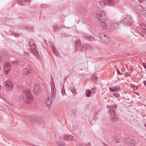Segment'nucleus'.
Listing matches in <instances>:
<instances>
[{
  "label": "nucleus",
  "instance_id": "f257e3e1",
  "mask_svg": "<svg viewBox=\"0 0 146 146\" xmlns=\"http://www.w3.org/2000/svg\"><path fill=\"white\" fill-rule=\"evenodd\" d=\"M96 16L98 18L99 25L100 28L104 29H111L115 30L118 28L119 25L117 23L110 22L106 17V12L104 11H101L99 13L95 12L94 13Z\"/></svg>",
  "mask_w": 146,
  "mask_h": 146
},
{
  "label": "nucleus",
  "instance_id": "f03ea898",
  "mask_svg": "<svg viewBox=\"0 0 146 146\" xmlns=\"http://www.w3.org/2000/svg\"><path fill=\"white\" fill-rule=\"evenodd\" d=\"M19 99L21 101L24 100L25 103L29 104L32 102L33 97L30 91L27 90L23 92L22 95L19 96Z\"/></svg>",
  "mask_w": 146,
  "mask_h": 146
},
{
  "label": "nucleus",
  "instance_id": "7ed1b4c3",
  "mask_svg": "<svg viewBox=\"0 0 146 146\" xmlns=\"http://www.w3.org/2000/svg\"><path fill=\"white\" fill-rule=\"evenodd\" d=\"M107 108L109 109V113L110 115V119L113 122H117L118 121L119 118L118 116L116 115L115 110L117 108V105L107 106Z\"/></svg>",
  "mask_w": 146,
  "mask_h": 146
},
{
  "label": "nucleus",
  "instance_id": "20e7f679",
  "mask_svg": "<svg viewBox=\"0 0 146 146\" xmlns=\"http://www.w3.org/2000/svg\"><path fill=\"white\" fill-rule=\"evenodd\" d=\"M81 42L80 40L76 41L75 45V49L76 51H81L83 50L84 48L87 49H91L92 46L90 44L85 43L81 46Z\"/></svg>",
  "mask_w": 146,
  "mask_h": 146
},
{
  "label": "nucleus",
  "instance_id": "39448f33",
  "mask_svg": "<svg viewBox=\"0 0 146 146\" xmlns=\"http://www.w3.org/2000/svg\"><path fill=\"white\" fill-rule=\"evenodd\" d=\"M120 22L124 25H131L133 21L130 15L125 14L122 16Z\"/></svg>",
  "mask_w": 146,
  "mask_h": 146
},
{
  "label": "nucleus",
  "instance_id": "423d86ee",
  "mask_svg": "<svg viewBox=\"0 0 146 146\" xmlns=\"http://www.w3.org/2000/svg\"><path fill=\"white\" fill-rule=\"evenodd\" d=\"M100 3L102 7H104L107 4L109 6H113L115 4V2L113 0H103L100 1Z\"/></svg>",
  "mask_w": 146,
  "mask_h": 146
},
{
  "label": "nucleus",
  "instance_id": "0eeeda50",
  "mask_svg": "<svg viewBox=\"0 0 146 146\" xmlns=\"http://www.w3.org/2000/svg\"><path fill=\"white\" fill-rule=\"evenodd\" d=\"M123 140V141L129 146H135L136 145V143L135 141L129 137L124 138Z\"/></svg>",
  "mask_w": 146,
  "mask_h": 146
},
{
  "label": "nucleus",
  "instance_id": "6e6552de",
  "mask_svg": "<svg viewBox=\"0 0 146 146\" xmlns=\"http://www.w3.org/2000/svg\"><path fill=\"white\" fill-rule=\"evenodd\" d=\"M6 89L7 90H11L13 88V82L9 80L6 81L5 82Z\"/></svg>",
  "mask_w": 146,
  "mask_h": 146
},
{
  "label": "nucleus",
  "instance_id": "1a4fd4ad",
  "mask_svg": "<svg viewBox=\"0 0 146 146\" xmlns=\"http://www.w3.org/2000/svg\"><path fill=\"white\" fill-rule=\"evenodd\" d=\"M34 94L37 95L40 94L41 92V88L40 86H38L37 84H35L34 86Z\"/></svg>",
  "mask_w": 146,
  "mask_h": 146
},
{
  "label": "nucleus",
  "instance_id": "9d476101",
  "mask_svg": "<svg viewBox=\"0 0 146 146\" xmlns=\"http://www.w3.org/2000/svg\"><path fill=\"white\" fill-rule=\"evenodd\" d=\"M51 93L52 94V98L53 99L55 98L56 94V89L54 83L53 85H51Z\"/></svg>",
  "mask_w": 146,
  "mask_h": 146
},
{
  "label": "nucleus",
  "instance_id": "9b49d317",
  "mask_svg": "<svg viewBox=\"0 0 146 146\" xmlns=\"http://www.w3.org/2000/svg\"><path fill=\"white\" fill-rule=\"evenodd\" d=\"M30 48L32 50V52L35 55L38 56V53L36 49V45L35 44H31L30 45Z\"/></svg>",
  "mask_w": 146,
  "mask_h": 146
},
{
  "label": "nucleus",
  "instance_id": "f8f14e48",
  "mask_svg": "<svg viewBox=\"0 0 146 146\" xmlns=\"http://www.w3.org/2000/svg\"><path fill=\"white\" fill-rule=\"evenodd\" d=\"M101 40L105 43H108L110 41V38L106 35L102 36V37L101 38Z\"/></svg>",
  "mask_w": 146,
  "mask_h": 146
},
{
  "label": "nucleus",
  "instance_id": "ddd939ff",
  "mask_svg": "<svg viewBox=\"0 0 146 146\" xmlns=\"http://www.w3.org/2000/svg\"><path fill=\"white\" fill-rule=\"evenodd\" d=\"M120 86L119 85H116L113 88H110L109 90L110 92H114L118 91L120 88Z\"/></svg>",
  "mask_w": 146,
  "mask_h": 146
},
{
  "label": "nucleus",
  "instance_id": "4468645a",
  "mask_svg": "<svg viewBox=\"0 0 146 146\" xmlns=\"http://www.w3.org/2000/svg\"><path fill=\"white\" fill-rule=\"evenodd\" d=\"M64 140H66V139L68 140H72L73 141H74L75 140V139L72 135H69L68 134H65L64 135Z\"/></svg>",
  "mask_w": 146,
  "mask_h": 146
},
{
  "label": "nucleus",
  "instance_id": "2eb2a0df",
  "mask_svg": "<svg viewBox=\"0 0 146 146\" xmlns=\"http://www.w3.org/2000/svg\"><path fill=\"white\" fill-rule=\"evenodd\" d=\"M19 4L21 5H29L30 4V2L28 0H19Z\"/></svg>",
  "mask_w": 146,
  "mask_h": 146
},
{
  "label": "nucleus",
  "instance_id": "dca6fc26",
  "mask_svg": "<svg viewBox=\"0 0 146 146\" xmlns=\"http://www.w3.org/2000/svg\"><path fill=\"white\" fill-rule=\"evenodd\" d=\"M83 37L86 40H88L90 42H92L94 39V38L88 35H85L83 36Z\"/></svg>",
  "mask_w": 146,
  "mask_h": 146
},
{
  "label": "nucleus",
  "instance_id": "f3484780",
  "mask_svg": "<svg viewBox=\"0 0 146 146\" xmlns=\"http://www.w3.org/2000/svg\"><path fill=\"white\" fill-rule=\"evenodd\" d=\"M39 117L35 116H33L30 118V120L34 123H37Z\"/></svg>",
  "mask_w": 146,
  "mask_h": 146
},
{
  "label": "nucleus",
  "instance_id": "a211bd4d",
  "mask_svg": "<svg viewBox=\"0 0 146 146\" xmlns=\"http://www.w3.org/2000/svg\"><path fill=\"white\" fill-rule=\"evenodd\" d=\"M52 103V98L50 97L48 98L47 100H46L45 104L46 106H49L51 105Z\"/></svg>",
  "mask_w": 146,
  "mask_h": 146
},
{
  "label": "nucleus",
  "instance_id": "6ab92c4d",
  "mask_svg": "<svg viewBox=\"0 0 146 146\" xmlns=\"http://www.w3.org/2000/svg\"><path fill=\"white\" fill-rule=\"evenodd\" d=\"M23 72L24 74H27L31 73V71L30 70L29 68L27 67L23 69Z\"/></svg>",
  "mask_w": 146,
  "mask_h": 146
},
{
  "label": "nucleus",
  "instance_id": "aec40b11",
  "mask_svg": "<svg viewBox=\"0 0 146 146\" xmlns=\"http://www.w3.org/2000/svg\"><path fill=\"white\" fill-rule=\"evenodd\" d=\"M92 93V91L91 90L87 89L86 90V96L87 97H89L90 96Z\"/></svg>",
  "mask_w": 146,
  "mask_h": 146
},
{
  "label": "nucleus",
  "instance_id": "412c9836",
  "mask_svg": "<svg viewBox=\"0 0 146 146\" xmlns=\"http://www.w3.org/2000/svg\"><path fill=\"white\" fill-rule=\"evenodd\" d=\"M91 79L93 82H95L97 79V77L95 74L92 75L91 77Z\"/></svg>",
  "mask_w": 146,
  "mask_h": 146
},
{
  "label": "nucleus",
  "instance_id": "4be33fe9",
  "mask_svg": "<svg viewBox=\"0 0 146 146\" xmlns=\"http://www.w3.org/2000/svg\"><path fill=\"white\" fill-rule=\"evenodd\" d=\"M53 29L55 31H59L60 30V27L57 25H54L53 27Z\"/></svg>",
  "mask_w": 146,
  "mask_h": 146
},
{
  "label": "nucleus",
  "instance_id": "5701e85b",
  "mask_svg": "<svg viewBox=\"0 0 146 146\" xmlns=\"http://www.w3.org/2000/svg\"><path fill=\"white\" fill-rule=\"evenodd\" d=\"M10 68H8L7 67H4V71L5 74H7L10 70Z\"/></svg>",
  "mask_w": 146,
  "mask_h": 146
},
{
  "label": "nucleus",
  "instance_id": "b1692460",
  "mask_svg": "<svg viewBox=\"0 0 146 146\" xmlns=\"http://www.w3.org/2000/svg\"><path fill=\"white\" fill-rule=\"evenodd\" d=\"M43 123L44 121L41 118L39 117L37 124L43 125Z\"/></svg>",
  "mask_w": 146,
  "mask_h": 146
},
{
  "label": "nucleus",
  "instance_id": "393cba45",
  "mask_svg": "<svg viewBox=\"0 0 146 146\" xmlns=\"http://www.w3.org/2000/svg\"><path fill=\"white\" fill-rule=\"evenodd\" d=\"M61 93L62 95L64 96L66 95L64 86H63L61 89Z\"/></svg>",
  "mask_w": 146,
  "mask_h": 146
},
{
  "label": "nucleus",
  "instance_id": "a878e982",
  "mask_svg": "<svg viewBox=\"0 0 146 146\" xmlns=\"http://www.w3.org/2000/svg\"><path fill=\"white\" fill-rule=\"evenodd\" d=\"M26 29L30 31H33L34 28L32 26H28L27 27Z\"/></svg>",
  "mask_w": 146,
  "mask_h": 146
},
{
  "label": "nucleus",
  "instance_id": "bb28decb",
  "mask_svg": "<svg viewBox=\"0 0 146 146\" xmlns=\"http://www.w3.org/2000/svg\"><path fill=\"white\" fill-rule=\"evenodd\" d=\"M58 146H65L64 144L62 142L58 141L56 143Z\"/></svg>",
  "mask_w": 146,
  "mask_h": 146
},
{
  "label": "nucleus",
  "instance_id": "cd10ccee",
  "mask_svg": "<svg viewBox=\"0 0 146 146\" xmlns=\"http://www.w3.org/2000/svg\"><path fill=\"white\" fill-rule=\"evenodd\" d=\"M87 10L86 8H84L82 10V13L83 15L85 16L87 14Z\"/></svg>",
  "mask_w": 146,
  "mask_h": 146
},
{
  "label": "nucleus",
  "instance_id": "c85d7f7f",
  "mask_svg": "<svg viewBox=\"0 0 146 146\" xmlns=\"http://www.w3.org/2000/svg\"><path fill=\"white\" fill-rule=\"evenodd\" d=\"M23 54L24 55H26V57L29 58H31L30 57V55L28 52H25L23 53Z\"/></svg>",
  "mask_w": 146,
  "mask_h": 146
},
{
  "label": "nucleus",
  "instance_id": "c756f323",
  "mask_svg": "<svg viewBox=\"0 0 146 146\" xmlns=\"http://www.w3.org/2000/svg\"><path fill=\"white\" fill-rule=\"evenodd\" d=\"M11 64L9 63L6 62L4 64V67H7L8 68H10Z\"/></svg>",
  "mask_w": 146,
  "mask_h": 146
},
{
  "label": "nucleus",
  "instance_id": "7c9ffc66",
  "mask_svg": "<svg viewBox=\"0 0 146 146\" xmlns=\"http://www.w3.org/2000/svg\"><path fill=\"white\" fill-rule=\"evenodd\" d=\"M54 54L56 56H58L59 55V54L58 52L57 51V50H56L54 52H53Z\"/></svg>",
  "mask_w": 146,
  "mask_h": 146
},
{
  "label": "nucleus",
  "instance_id": "2f4dec72",
  "mask_svg": "<svg viewBox=\"0 0 146 146\" xmlns=\"http://www.w3.org/2000/svg\"><path fill=\"white\" fill-rule=\"evenodd\" d=\"M54 54L56 56H58L59 55V54L58 52L57 51V50H56L54 52H53Z\"/></svg>",
  "mask_w": 146,
  "mask_h": 146
},
{
  "label": "nucleus",
  "instance_id": "473e14b6",
  "mask_svg": "<svg viewBox=\"0 0 146 146\" xmlns=\"http://www.w3.org/2000/svg\"><path fill=\"white\" fill-rule=\"evenodd\" d=\"M54 54L56 56H58L59 55V54L58 52L57 51V50H56L54 52H53Z\"/></svg>",
  "mask_w": 146,
  "mask_h": 146
},
{
  "label": "nucleus",
  "instance_id": "72a5a7b5",
  "mask_svg": "<svg viewBox=\"0 0 146 146\" xmlns=\"http://www.w3.org/2000/svg\"><path fill=\"white\" fill-rule=\"evenodd\" d=\"M18 64L19 65L22 66L24 65V63L23 61L21 60L18 62Z\"/></svg>",
  "mask_w": 146,
  "mask_h": 146
},
{
  "label": "nucleus",
  "instance_id": "f704fd0d",
  "mask_svg": "<svg viewBox=\"0 0 146 146\" xmlns=\"http://www.w3.org/2000/svg\"><path fill=\"white\" fill-rule=\"evenodd\" d=\"M92 91L93 94H95L96 92V88H93L92 89Z\"/></svg>",
  "mask_w": 146,
  "mask_h": 146
},
{
  "label": "nucleus",
  "instance_id": "c9c22d12",
  "mask_svg": "<svg viewBox=\"0 0 146 146\" xmlns=\"http://www.w3.org/2000/svg\"><path fill=\"white\" fill-rule=\"evenodd\" d=\"M29 43L30 45L34 44L35 42L33 40L31 39L29 41Z\"/></svg>",
  "mask_w": 146,
  "mask_h": 146
},
{
  "label": "nucleus",
  "instance_id": "e433bc0d",
  "mask_svg": "<svg viewBox=\"0 0 146 146\" xmlns=\"http://www.w3.org/2000/svg\"><path fill=\"white\" fill-rule=\"evenodd\" d=\"M114 139L116 143L119 142L118 141L119 140L118 139V137L117 136H115L114 137Z\"/></svg>",
  "mask_w": 146,
  "mask_h": 146
},
{
  "label": "nucleus",
  "instance_id": "4c0bfd02",
  "mask_svg": "<svg viewBox=\"0 0 146 146\" xmlns=\"http://www.w3.org/2000/svg\"><path fill=\"white\" fill-rule=\"evenodd\" d=\"M130 75V72H126L124 74V76L125 77H127L129 76Z\"/></svg>",
  "mask_w": 146,
  "mask_h": 146
},
{
  "label": "nucleus",
  "instance_id": "58836bf2",
  "mask_svg": "<svg viewBox=\"0 0 146 146\" xmlns=\"http://www.w3.org/2000/svg\"><path fill=\"white\" fill-rule=\"evenodd\" d=\"M12 64L14 66L16 65L17 64V62L16 61H15L12 62Z\"/></svg>",
  "mask_w": 146,
  "mask_h": 146
},
{
  "label": "nucleus",
  "instance_id": "ea45409f",
  "mask_svg": "<svg viewBox=\"0 0 146 146\" xmlns=\"http://www.w3.org/2000/svg\"><path fill=\"white\" fill-rule=\"evenodd\" d=\"M72 92V94L74 95H76L77 94V92L76 91L75 89H74V90H73L71 91Z\"/></svg>",
  "mask_w": 146,
  "mask_h": 146
},
{
  "label": "nucleus",
  "instance_id": "a19ab883",
  "mask_svg": "<svg viewBox=\"0 0 146 146\" xmlns=\"http://www.w3.org/2000/svg\"><path fill=\"white\" fill-rule=\"evenodd\" d=\"M142 32L146 34V28H143L141 31Z\"/></svg>",
  "mask_w": 146,
  "mask_h": 146
},
{
  "label": "nucleus",
  "instance_id": "79ce46f5",
  "mask_svg": "<svg viewBox=\"0 0 146 146\" xmlns=\"http://www.w3.org/2000/svg\"><path fill=\"white\" fill-rule=\"evenodd\" d=\"M113 95L116 97H117L119 96V94L117 92H115L113 94Z\"/></svg>",
  "mask_w": 146,
  "mask_h": 146
},
{
  "label": "nucleus",
  "instance_id": "37998d69",
  "mask_svg": "<svg viewBox=\"0 0 146 146\" xmlns=\"http://www.w3.org/2000/svg\"><path fill=\"white\" fill-rule=\"evenodd\" d=\"M116 70L118 74H119L120 75H121L122 74L121 73L120 71L119 70H118L117 69H116Z\"/></svg>",
  "mask_w": 146,
  "mask_h": 146
},
{
  "label": "nucleus",
  "instance_id": "c03bdc74",
  "mask_svg": "<svg viewBox=\"0 0 146 146\" xmlns=\"http://www.w3.org/2000/svg\"><path fill=\"white\" fill-rule=\"evenodd\" d=\"M1 52L3 55H4L7 54V52L6 51H1Z\"/></svg>",
  "mask_w": 146,
  "mask_h": 146
},
{
  "label": "nucleus",
  "instance_id": "a18cd8bd",
  "mask_svg": "<svg viewBox=\"0 0 146 146\" xmlns=\"http://www.w3.org/2000/svg\"><path fill=\"white\" fill-rule=\"evenodd\" d=\"M2 52L1 51L0 52V61H2L3 60L2 59V58L1 57L2 56Z\"/></svg>",
  "mask_w": 146,
  "mask_h": 146
},
{
  "label": "nucleus",
  "instance_id": "49530a36",
  "mask_svg": "<svg viewBox=\"0 0 146 146\" xmlns=\"http://www.w3.org/2000/svg\"><path fill=\"white\" fill-rule=\"evenodd\" d=\"M52 50L53 52H54L56 50V49L54 48V47H52Z\"/></svg>",
  "mask_w": 146,
  "mask_h": 146
},
{
  "label": "nucleus",
  "instance_id": "de8ad7c7",
  "mask_svg": "<svg viewBox=\"0 0 146 146\" xmlns=\"http://www.w3.org/2000/svg\"><path fill=\"white\" fill-rule=\"evenodd\" d=\"M75 89V88L73 87H70V89L71 91H72L73 90H74Z\"/></svg>",
  "mask_w": 146,
  "mask_h": 146
},
{
  "label": "nucleus",
  "instance_id": "09e8293b",
  "mask_svg": "<svg viewBox=\"0 0 146 146\" xmlns=\"http://www.w3.org/2000/svg\"><path fill=\"white\" fill-rule=\"evenodd\" d=\"M133 89L134 90H136L138 89V88L137 86H135L133 88Z\"/></svg>",
  "mask_w": 146,
  "mask_h": 146
},
{
  "label": "nucleus",
  "instance_id": "8fccbe9b",
  "mask_svg": "<svg viewBox=\"0 0 146 146\" xmlns=\"http://www.w3.org/2000/svg\"><path fill=\"white\" fill-rule=\"evenodd\" d=\"M143 65L144 68L145 69H146V64L145 63H143Z\"/></svg>",
  "mask_w": 146,
  "mask_h": 146
},
{
  "label": "nucleus",
  "instance_id": "3c124183",
  "mask_svg": "<svg viewBox=\"0 0 146 146\" xmlns=\"http://www.w3.org/2000/svg\"><path fill=\"white\" fill-rule=\"evenodd\" d=\"M143 83L144 86L146 87V81L144 80L143 82Z\"/></svg>",
  "mask_w": 146,
  "mask_h": 146
},
{
  "label": "nucleus",
  "instance_id": "603ef678",
  "mask_svg": "<svg viewBox=\"0 0 146 146\" xmlns=\"http://www.w3.org/2000/svg\"><path fill=\"white\" fill-rule=\"evenodd\" d=\"M135 86V85L134 84H130L131 87L133 88Z\"/></svg>",
  "mask_w": 146,
  "mask_h": 146
},
{
  "label": "nucleus",
  "instance_id": "864d4df0",
  "mask_svg": "<svg viewBox=\"0 0 146 146\" xmlns=\"http://www.w3.org/2000/svg\"><path fill=\"white\" fill-rule=\"evenodd\" d=\"M14 35L15 37H17L19 36V35H18V34L17 33H15V34H14Z\"/></svg>",
  "mask_w": 146,
  "mask_h": 146
},
{
  "label": "nucleus",
  "instance_id": "5fc2aeb1",
  "mask_svg": "<svg viewBox=\"0 0 146 146\" xmlns=\"http://www.w3.org/2000/svg\"><path fill=\"white\" fill-rule=\"evenodd\" d=\"M79 146H86V145L81 144H79Z\"/></svg>",
  "mask_w": 146,
  "mask_h": 146
},
{
  "label": "nucleus",
  "instance_id": "6e6d98bb",
  "mask_svg": "<svg viewBox=\"0 0 146 146\" xmlns=\"http://www.w3.org/2000/svg\"><path fill=\"white\" fill-rule=\"evenodd\" d=\"M51 80L52 81H53V79L52 76L51 77Z\"/></svg>",
  "mask_w": 146,
  "mask_h": 146
},
{
  "label": "nucleus",
  "instance_id": "4d7b16f0",
  "mask_svg": "<svg viewBox=\"0 0 146 146\" xmlns=\"http://www.w3.org/2000/svg\"><path fill=\"white\" fill-rule=\"evenodd\" d=\"M139 1L140 2H142L143 1V0H139Z\"/></svg>",
  "mask_w": 146,
  "mask_h": 146
},
{
  "label": "nucleus",
  "instance_id": "13d9d810",
  "mask_svg": "<svg viewBox=\"0 0 146 146\" xmlns=\"http://www.w3.org/2000/svg\"><path fill=\"white\" fill-rule=\"evenodd\" d=\"M142 36H143V37H144V34H141V35Z\"/></svg>",
  "mask_w": 146,
  "mask_h": 146
},
{
  "label": "nucleus",
  "instance_id": "bf43d9fd",
  "mask_svg": "<svg viewBox=\"0 0 146 146\" xmlns=\"http://www.w3.org/2000/svg\"><path fill=\"white\" fill-rule=\"evenodd\" d=\"M2 88L1 86L0 85V89Z\"/></svg>",
  "mask_w": 146,
  "mask_h": 146
},
{
  "label": "nucleus",
  "instance_id": "052dcab7",
  "mask_svg": "<svg viewBox=\"0 0 146 146\" xmlns=\"http://www.w3.org/2000/svg\"><path fill=\"white\" fill-rule=\"evenodd\" d=\"M135 93H136V94H137L138 95H139L138 94V93H137V92H135Z\"/></svg>",
  "mask_w": 146,
  "mask_h": 146
},
{
  "label": "nucleus",
  "instance_id": "680f3d73",
  "mask_svg": "<svg viewBox=\"0 0 146 146\" xmlns=\"http://www.w3.org/2000/svg\"><path fill=\"white\" fill-rule=\"evenodd\" d=\"M144 125H145V127H146V124H145H145H144Z\"/></svg>",
  "mask_w": 146,
  "mask_h": 146
},
{
  "label": "nucleus",
  "instance_id": "e2e57ef3",
  "mask_svg": "<svg viewBox=\"0 0 146 146\" xmlns=\"http://www.w3.org/2000/svg\"><path fill=\"white\" fill-rule=\"evenodd\" d=\"M105 146H109L108 145L105 144Z\"/></svg>",
  "mask_w": 146,
  "mask_h": 146
},
{
  "label": "nucleus",
  "instance_id": "0e129e2a",
  "mask_svg": "<svg viewBox=\"0 0 146 146\" xmlns=\"http://www.w3.org/2000/svg\"><path fill=\"white\" fill-rule=\"evenodd\" d=\"M88 145H90V143H88Z\"/></svg>",
  "mask_w": 146,
  "mask_h": 146
},
{
  "label": "nucleus",
  "instance_id": "69168bd1",
  "mask_svg": "<svg viewBox=\"0 0 146 146\" xmlns=\"http://www.w3.org/2000/svg\"><path fill=\"white\" fill-rule=\"evenodd\" d=\"M96 113H95V115H96Z\"/></svg>",
  "mask_w": 146,
  "mask_h": 146
}]
</instances>
